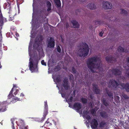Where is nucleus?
<instances>
[{
  "label": "nucleus",
  "instance_id": "f257e3e1",
  "mask_svg": "<svg viewBox=\"0 0 129 129\" xmlns=\"http://www.w3.org/2000/svg\"><path fill=\"white\" fill-rule=\"evenodd\" d=\"M100 60V58L97 56H93L88 59L87 67L92 72H95L94 70L95 69L99 70L101 68Z\"/></svg>",
  "mask_w": 129,
  "mask_h": 129
},
{
  "label": "nucleus",
  "instance_id": "f03ea898",
  "mask_svg": "<svg viewBox=\"0 0 129 129\" xmlns=\"http://www.w3.org/2000/svg\"><path fill=\"white\" fill-rule=\"evenodd\" d=\"M82 45L83 48H80L79 50V55L80 57H84L88 54L89 48L86 43H83Z\"/></svg>",
  "mask_w": 129,
  "mask_h": 129
},
{
  "label": "nucleus",
  "instance_id": "7ed1b4c3",
  "mask_svg": "<svg viewBox=\"0 0 129 129\" xmlns=\"http://www.w3.org/2000/svg\"><path fill=\"white\" fill-rule=\"evenodd\" d=\"M39 60L37 59H34L29 62V69L32 72H37L38 71V67Z\"/></svg>",
  "mask_w": 129,
  "mask_h": 129
},
{
  "label": "nucleus",
  "instance_id": "20e7f679",
  "mask_svg": "<svg viewBox=\"0 0 129 129\" xmlns=\"http://www.w3.org/2000/svg\"><path fill=\"white\" fill-rule=\"evenodd\" d=\"M119 69L113 68L111 70H109V73H110L111 72H112V74L114 75L115 76L119 75H121V71L122 70V68L121 67H119Z\"/></svg>",
  "mask_w": 129,
  "mask_h": 129
},
{
  "label": "nucleus",
  "instance_id": "39448f33",
  "mask_svg": "<svg viewBox=\"0 0 129 129\" xmlns=\"http://www.w3.org/2000/svg\"><path fill=\"white\" fill-rule=\"evenodd\" d=\"M102 4L103 8L105 10L111 9L112 8L111 4L108 1H104L102 3Z\"/></svg>",
  "mask_w": 129,
  "mask_h": 129
},
{
  "label": "nucleus",
  "instance_id": "423d86ee",
  "mask_svg": "<svg viewBox=\"0 0 129 129\" xmlns=\"http://www.w3.org/2000/svg\"><path fill=\"white\" fill-rule=\"evenodd\" d=\"M63 82V83L62 85L63 87L65 90H68L70 88V85L69 83L68 79L66 77L64 78Z\"/></svg>",
  "mask_w": 129,
  "mask_h": 129
},
{
  "label": "nucleus",
  "instance_id": "0eeeda50",
  "mask_svg": "<svg viewBox=\"0 0 129 129\" xmlns=\"http://www.w3.org/2000/svg\"><path fill=\"white\" fill-rule=\"evenodd\" d=\"M48 47L50 48L54 47L55 42L54 39L52 37L49 38V39L48 41Z\"/></svg>",
  "mask_w": 129,
  "mask_h": 129
},
{
  "label": "nucleus",
  "instance_id": "6e6552de",
  "mask_svg": "<svg viewBox=\"0 0 129 129\" xmlns=\"http://www.w3.org/2000/svg\"><path fill=\"white\" fill-rule=\"evenodd\" d=\"M106 60L109 63H112L116 61V59L112 55L107 56L106 57Z\"/></svg>",
  "mask_w": 129,
  "mask_h": 129
},
{
  "label": "nucleus",
  "instance_id": "1a4fd4ad",
  "mask_svg": "<svg viewBox=\"0 0 129 129\" xmlns=\"http://www.w3.org/2000/svg\"><path fill=\"white\" fill-rule=\"evenodd\" d=\"M109 82L114 89L117 88L119 86L118 83L115 80H110Z\"/></svg>",
  "mask_w": 129,
  "mask_h": 129
},
{
  "label": "nucleus",
  "instance_id": "9d476101",
  "mask_svg": "<svg viewBox=\"0 0 129 129\" xmlns=\"http://www.w3.org/2000/svg\"><path fill=\"white\" fill-rule=\"evenodd\" d=\"M93 91L95 94H99L101 92L100 89L98 88V85L94 84H92Z\"/></svg>",
  "mask_w": 129,
  "mask_h": 129
},
{
  "label": "nucleus",
  "instance_id": "9b49d317",
  "mask_svg": "<svg viewBox=\"0 0 129 129\" xmlns=\"http://www.w3.org/2000/svg\"><path fill=\"white\" fill-rule=\"evenodd\" d=\"M91 126L92 129H94L98 127V123L97 120L95 119H93L91 122Z\"/></svg>",
  "mask_w": 129,
  "mask_h": 129
},
{
  "label": "nucleus",
  "instance_id": "f8f14e48",
  "mask_svg": "<svg viewBox=\"0 0 129 129\" xmlns=\"http://www.w3.org/2000/svg\"><path fill=\"white\" fill-rule=\"evenodd\" d=\"M82 107L81 104L78 102L75 103L73 105L74 108L77 112H78L79 110L81 109Z\"/></svg>",
  "mask_w": 129,
  "mask_h": 129
},
{
  "label": "nucleus",
  "instance_id": "ddd939ff",
  "mask_svg": "<svg viewBox=\"0 0 129 129\" xmlns=\"http://www.w3.org/2000/svg\"><path fill=\"white\" fill-rule=\"evenodd\" d=\"M5 102H0V112H4L7 110Z\"/></svg>",
  "mask_w": 129,
  "mask_h": 129
},
{
  "label": "nucleus",
  "instance_id": "4468645a",
  "mask_svg": "<svg viewBox=\"0 0 129 129\" xmlns=\"http://www.w3.org/2000/svg\"><path fill=\"white\" fill-rule=\"evenodd\" d=\"M120 85H121L123 89H125L126 91L129 92V83H127L125 84L121 83Z\"/></svg>",
  "mask_w": 129,
  "mask_h": 129
},
{
  "label": "nucleus",
  "instance_id": "2eb2a0df",
  "mask_svg": "<svg viewBox=\"0 0 129 129\" xmlns=\"http://www.w3.org/2000/svg\"><path fill=\"white\" fill-rule=\"evenodd\" d=\"M71 23L73 25L74 27L75 28H79V25L78 22L75 20H73L71 21Z\"/></svg>",
  "mask_w": 129,
  "mask_h": 129
},
{
  "label": "nucleus",
  "instance_id": "dca6fc26",
  "mask_svg": "<svg viewBox=\"0 0 129 129\" xmlns=\"http://www.w3.org/2000/svg\"><path fill=\"white\" fill-rule=\"evenodd\" d=\"M48 109H45L44 110L43 117L42 118V119L41 121V122H42L46 118V116L48 113Z\"/></svg>",
  "mask_w": 129,
  "mask_h": 129
},
{
  "label": "nucleus",
  "instance_id": "f3484780",
  "mask_svg": "<svg viewBox=\"0 0 129 129\" xmlns=\"http://www.w3.org/2000/svg\"><path fill=\"white\" fill-rule=\"evenodd\" d=\"M88 8L91 10H94L96 8V6L94 4H89L87 5Z\"/></svg>",
  "mask_w": 129,
  "mask_h": 129
},
{
  "label": "nucleus",
  "instance_id": "a211bd4d",
  "mask_svg": "<svg viewBox=\"0 0 129 129\" xmlns=\"http://www.w3.org/2000/svg\"><path fill=\"white\" fill-rule=\"evenodd\" d=\"M117 50L118 52H124L125 53L128 52V50H124V48L120 46H119L118 47L117 49Z\"/></svg>",
  "mask_w": 129,
  "mask_h": 129
},
{
  "label": "nucleus",
  "instance_id": "6ab92c4d",
  "mask_svg": "<svg viewBox=\"0 0 129 129\" xmlns=\"http://www.w3.org/2000/svg\"><path fill=\"white\" fill-rule=\"evenodd\" d=\"M106 93L108 95V96L111 98H113V95L112 92L111 91H110L107 89V88L106 89Z\"/></svg>",
  "mask_w": 129,
  "mask_h": 129
},
{
  "label": "nucleus",
  "instance_id": "aec40b11",
  "mask_svg": "<svg viewBox=\"0 0 129 129\" xmlns=\"http://www.w3.org/2000/svg\"><path fill=\"white\" fill-rule=\"evenodd\" d=\"M101 102L105 106H107L109 105V103L106 98H103L101 99Z\"/></svg>",
  "mask_w": 129,
  "mask_h": 129
},
{
  "label": "nucleus",
  "instance_id": "412c9836",
  "mask_svg": "<svg viewBox=\"0 0 129 129\" xmlns=\"http://www.w3.org/2000/svg\"><path fill=\"white\" fill-rule=\"evenodd\" d=\"M100 114L102 117L104 118H106L108 116V114L104 111L101 112Z\"/></svg>",
  "mask_w": 129,
  "mask_h": 129
},
{
  "label": "nucleus",
  "instance_id": "4be33fe9",
  "mask_svg": "<svg viewBox=\"0 0 129 129\" xmlns=\"http://www.w3.org/2000/svg\"><path fill=\"white\" fill-rule=\"evenodd\" d=\"M48 9H47V11H50L51 9V4L50 2L49 1H47L46 3Z\"/></svg>",
  "mask_w": 129,
  "mask_h": 129
},
{
  "label": "nucleus",
  "instance_id": "5701e85b",
  "mask_svg": "<svg viewBox=\"0 0 129 129\" xmlns=\"http://www.w3.org/2000/svg\"><path fill=\"white\" fill-rule=\"evenodd\" d=\"M61 79L62 78L60 75H58L55 79L56 83H58L60 82L61 80Z\"/></svg>",
  "mask_w": 129,
  "mask_h": 129
},
{
  "label": "nucleus",
  "instance_id": "b1692460",
  "mask_svg": "<svg viewBox=\"0 0 129 129\" xmlns=\"http://www.w3.org/2000/svg\"><path fill=\"white\" fill-rule=\"evenodd\" d=\"M56 4V7L58 8L60 7L61 6V3L60 0H54Z\"/></svg>",
  "mask_w": 129,
  "mask_h": 129
},
{
  "label": "nucleus",
  "instance_id": "393cba45",
  "mask_svg": "<svg viewBox=\"0 0 129 129\" xmlns=\"http://www.w3.org/2000/svg\"><path fill=\"white\" fill-rule=\"evenodd\" d=\"M19 125H20V126H23L25 124L24 121L22 119H19L18 120Z\"/></svg>",
  "mask_w": 129,
  "mask_h": 129
},
{
  "label": "nucleus",
  "instance_id": "a878e982",
  "mask_svg": "<svg viewBox=\"0 0 129 129\" xmlns=\"http://www.w3.org/2000/svg\"><path fill=\"white\" fill-rule=\"evenodd\" d=\"M81 102L84 104H85L87 102V99L83 98H81Z\"/></svg>",
  "mask_w": 129,
  "mask_h": 129
},
{
  "label": "nucleus",
  "instance_id": "bb28decb",
  "mask_svg": "<svg viewBox=\"0 0 129 129\" xmlns=\"http://www.w3.org/2000/svg\"><path fill=\"white\" fill-rule=\"evenodd\" d=\"M13 88H12L11 89V90L10 91V92L8 96V97L9 99H10L12 97V96H13L14 97V96L12 94V92H13Z\"/></svg>",
  "mask_w": 129,
  "mask_h": 129
},
{
  "label": "nucleus",
  "instance_id": "cd10ccee",
  "mask_svg": "<svg viewBox=\"0 0 129 129\" xmlns=\"http://www.w3.org/2000/svg\"><path fill=\"white\" fill-rule=\"evenodd\" d=\"M60 69V67L59 65H58L55 67L54 69V70L55 71L57 72Z\"/></svg>",
  "mask_w": 129,
  "mask_h": 129
},
{
  "label": "nucleus",
  "instance_id": "c85d7f7f",
  "mask_svg": "<svg viewBox=\"0 0 129 129\" xmlns=\"http://www.w3.org/2000/svg\"><path fill=\"white\" fill-rule=\"evenodd\" d=\"M120 10L121 11V14H123L125 15H127V12L126 10L121 9Z\"/></svg>",
  "mask_w": 129,
  "mask_h": 129
},
{
  "label": "nucleus",
  "instance_id": "c756f323",
  "mask_svg": "<svg viewBox=\"0 0 129 129\" xmlns=\"http://www.w3.org/2000/svg\"><path fill=\"white\" fill-rule=\"evenodd\" d=\"M95 23L96 24L100 25L103 24V22L101 21H95Z\"/></svg>",
  "mask_w": 129,
  "mask_h": 129
},
{
  "label": "nucleus",
  "instance_id": "7c9ffc66",
  "mask_svg": "<svg viewBox=\"0 0 129 129\" xmlns=\"http://www.w3.org/2000/svg\"><path fill=\"white\" fill-rule=\"evenodd\" d=\"M96 112L95 109H92L90 111V113L92 115L95 114Z\"/></svg>",
  "mask_w": 129,
  "mask_h": 129
},
{
  "label": "nucleus",
  "instance_id": "2f4dec72",
  "mask_svg": "<svg viewBox=\"0 0 129 129\" xmlns=\"http://www.w3.org/2000/svg\"><path fill=\"white\" fill-rule=\"evenodd\" d=\"M106 124V123L104 121H102L100 123V127H103Z\"/></svg>",
  "mask_w": 129,
  "mask_h": 129
},
{
  "label": "nucleus",
  "instance_id": "473e14b6",
  "mask_svg": "<svg viewBox=\"0 0 129 129\" xmlns=\"http://www.w3.org/2000/svg\"><path fill=\"white\" fill-rule=\"evenodd\" d=\"M68 77H69V79L70 81L73 80L74 79V76L72 74L69 75Z\"/></svg>",
  "mask_w": 129,
  "mask_h": 129
},
{
  "label": "nucleus",
  "instance_id": "72a5a7b5",
  "mask_svg": "<svg viewBox=\"0 0 129 129\" xmlns=\"http://www.w3.org/2000/svg\"><path fill=\"white\" fill-rule=\"evenodd\" d=\"M73 97L72 96H71L69 99L67 100H66L68 102H71L73 101Z\"/></svg>",
  "mask_w": 129,
  "mask_h": 129
},
{
  "label": "nucleus",
  "instance_id": "f704fd0d",
  "mask_svg": "<svg viewBox=\"0 0 129 129\" xmlns=\"http://www.w3.org/2000/svg\"><path fill=\"white\" fill-rule=\"evenodd\" d=\"M72 73L73 74H76L77 72V71L74 67H72Z\"/></svg>",
  "mask_w": 129,
  "mask_h": 129
},
{
  "label": "nucleus",
  "instance_id": "c9c22d12",
  "mask_svg": "<svg viewBox=\"0 0 129 129\" xmlns=\"http://www.w3.org/2000/svg\"><path fill=\"white\" fill-rule=\"evenodd\" d=\"M44 103L45 109H48V106L46 101L44 102Z\"/></svg>",
  "mask_w": 129,
  "mask_h": 129
},
{
  "label": "nucleus",
  "instance_id": "e433bc0d",
  "mask_svg": "<svg viewBox=\"0 0 129 129\" xmlns=\"http://www.w3.org/2000/svg\"><path fill=\"white\" fill-rule=\"evenodd\" d=\"M57 51L59 53H60L61 51V49L60 46L58 45L57 47Z\"/></svg>",
  "mask_w": 129,
  "mask_h": 129
},
{
  "label": "nucleus",
  "instance_id": "4c0bfd02",
  "mask_svg": "<svg viewBox=\"0 0 129 129\" xmlns=\"http://www.w3.org/2000/svg\"><path fill=\"white\" fill-rule=\"evenodd\" d=\"M129 69H127L126 71V76L129 78V71H128Z\"/></svg>",
  "mask_w": 129,
  "mask_h": 129
},
{
  "label": "nucleus",
  "instance_id": "58836bf2",
  "mask_svg": "<svg viewBox=\"0 0 129 129\" xmlns=\"http://www.w3.org/2000/svg\"><path fill=\"white\" fill-rule=\"evenodd\" d=\"M3 16L1 14H0V22L1 23L3 22Z\"/></svg>",
  "mask_w": 129,
  "mask_h": 129
},
{
  "label": "nucleus",
  "instance_id": "ea45409f",
  "mask_svg": "<svg viewBox=\"0 0 129 129\" xmlns=\"http://www.w3.org/2000/svg\"><path fill=\"white\" fill-rule=\"evenodd\" d=\"M41 63L42 65L45 66H46V63L45 62L44 60H42L41 61Z\"/></svg>",
  "mask_w": 129,
  "mask_h": 129
},
{
  "label": "nucleus",
  "instance_id": "a19ab883",
  "mask_svg": "<svg viewBox=\"0 0 129 129\" xmlns=\"http://www.w3.org/2000/svg\"><path fill=\"white\" fill-rule=\"evenodd\" d=\"M18 92H19V90L18 89H16L15 90V91L14 93V94L16 95V94H17V93H18Z\"/></svg>",
  "mask_w": 129,
  "mask_h": 129
},
{
  "label": "nucleus",
  "instance_id": "79ce46f5",
  "mask_svg": "<svg viewBox=\"0 0 129 129\" xmlns=\"http://www.w3.org/2000/svg\"><path fill=\"white\" fill-rule=\"evenodd\" d=\"M86 118L88 120H89L90 119L91 117L90 115H88L86 117Z\"/></svg>",
  "mask_w": 129,
  "mask_h": 129
},
{
  "label": "nucleus",
  "instance_id": "37998d69",
  "mask_svg": "<svg viewBox=\"0 0 129 129\" xmlns=\"http://www.w3.org/2000/svg\"><path fill=\"white\" fill-rule=\"evenodd\" d=\"M66 27V28H68L69 26V23L68 22L66 23L65 24Z\"/></svg>",
  "mask_w": 129,
  "mask_h": 129
},
{
  "label": "nucleus",
  "instance_id": "c03bdc74",
  "mask_svg": "<svg viewBox=\"0 0 129 129\" xmlns=\"http://www.w3.org/2000/svg\"><path fill=\"white\" fill-rule=\"evenodd\" d=\"M60 93L61 94L62 97L63 98H64L66 95V94L62 92H61Z\"/></svg>",
  "mask_w": 129,
  "mask_h": 129
},
{
  "label": "nucleus",
  "instance_id": "a18cd8bd",
  "mask_svg": "<svg viewBox=\"0 0 129 129\" xmlns=\"http://www.w3.org/2000/svg\"><path fill=\"white\" fill-rule=\"evenodd\" d=\"M89 113V112L87 111H86L83 112V114L84 115H87Z\"/></svg>",
  "mask_w": 129,
  "mask_h": 129
},
{
  "label": "nucleus",
  "instance_id": "49530a36",
  "mask_svg": "<svg viewBox=\"0 0 129 129\" xmlns=\"http://www.w3.org/2000/svg\"><path fill=\"white\" fill-rule=\"evenodd\" d=\"M123 97L124 98L126 99H128L129 98V97L126 94H124Z\"/></svg>",
  "mask_w": 129,
  "mask_h": 129
},
{
  "label": "nucleus",
  "instance_id": "de8ad7c7",
  "mask_svg": "<svg viewBox=\"0 0 129 129\" xmlns=\"http://www.w3.org/2000/svg\"><path fill=\"white\" fill-rule=\"evenodd\" d=\"M23 127H24V129H28V125L24 126H22Z\"/></svg>",
  "mask_w": 129,
  "mask_h": 129
},
{
  "label": "nucleus",
  "instance_id": "09e8293b",
  "mask_svg": "<svg viewBox=\"0 0 129 129\" xmlns=\"http://www.w3.org/2000/svg\"><path fill=\"white\" fill-rule=\"evenodd\" d=\"M11 123L12 124V129H15L14 127V124L13 121L11 122Z\"/></svg>",
  "mask_w": 129,
  "mask_h": 129
},
{
  "label": "nucleus",
  "instance_id": "8fccbe9b",
  "mask_svg": "<svg viewBox=\"0 0 129 129\" xmlns=\"http://www.w3.org/2000/svg\"><path fill=\"white\" fill-rule=\"evenodd\" d=\"M9 20H10L11 21H12L13 20V19H14V17H11L10 16V18H9Z\"/></svg>",
  "mask_w": 129,
  "mask_h": 129
},
{
  "label": "nucleus",
  "instance_id": "3c124183",
  "mask_svg": "<svg viewBox=\"0 0 129 129\" xmlns=\"http://www.w3.org/2000/svg\"><path fill=\"white\" fill-rule=\"evenodd\" d=\"M126 61L128 63H129V56L126 58Z\"/></svg>",
  "mask_w": 129,
  "mask_h": 129
},
{
  "label": "nucleus",
  "instance_id": "603ef678",
  "mask_svg": "<svg viewBox=\"0 0 129 129\" xmlns=\"http://www.w3.org/2000/svg\"><path fill=\"white\" fill-rule=\"evenodd\" d=\"M99 35L100 37H102L103 36V33L101 32H100L99 33Z\"/></svg>",
  "mask_w": 129,
  "mask_h": 129
},
{
  "label": "nucleus",
  "instance_id": "864d4df0",
  "mask_svg": "<svg viewBox=\"0 0 129 129\" xmlns=\"http://www.w3.org/2000/svg\"><path fill=\"white\" fill-rule=\"evenodd\" d=\"M86 0H79L80 2L81 3H83Z\"/></svg>",
  "mask_w": 129,
  "mask_h": 129
},
{
  "label": "nucleus",
  "instance_id": "5fc2aeb1",
  "mask_svg": "<svg viewBox=\"0 0 129 129\" xmlns=\"http://www.w3.org/2000/svg\"><path fill=\"white\" fill-rule=\"evenodd\" d=\"M90 98L91 99H92L93 98V97L92 95H91L90 96Z\"/></svg>",
  "mask_w": 129,
  "mask_h": 129
},
{
  "label": "nucleus",
  "instance_id": "6e6d98bb",
  "mask_svg": "<svg viewBox=\"0 0 129 129\" xmlns=\"http://www.w3.org/2000/svg\"><path fill=\"white\" fill-rule=\"evenodd\" d=\"M49 123V121H48V120H47L46 122H45V124H46V123H47V124H48V123Z\"/></svg>",
  "mask_w": 129,
  "mask_h": 129
},
{
  "label": "nucleus",
  "instance_id": "4d7b16f0",
  "mask_svg": "<svg viewBox=\"0 0 129 129\" xmlns=\"http://www.w3.org/2000/svg\"><path fill=\"white\" fill-rule=\"evenodd\" d=\"M37 42V41H36L35 42V43L37 44V46H39V45L38 43Z\"/></svg>",
  "mask_w": 129,
  "mask_h": 129
},
{
  "label": "nucleus",
  "instance_id": "13d9d810",
  "mask_svg": "<svg viewBox=\"0 0 129 129\" xmlns=\"http://www.w3.org/2000/svg\"><path fill=\"white\" fill-rule=\"evenodd\" d=\"M15 87L16 88V85H15L14 84L13 86V87L12 88H13H13H15Z\"/></svg>",
  "mask_w": 129,
  "mask_h": 129
},
{
  "label": "nucleus",
  "instance_id": "bf43d9fd",
  "mask_svg": "<svg viewBox=\"0 0 129 129\" xmlns=\"http://www.w3.org/2000/svg\"><path fill=\"white\" fill-rule=\"evenodd\" d=\"M24 95V94H23V93H21V95H20V96H23Z\"/></svg>",
  "mask_w": 129,
  "mask_h": 129
},
{
  "label": "nucleus",
  "instance_id": "052dcab7",
  "mask_svg": "<svg viewBox=\"0 0 129 129\" xmlns=\"http://www.w3.org/2000/svg\"><path fill=\"white\" fill-rule=\"evenodd\" d=\"M7 5H7V3L5 4V6H6V8L7 7Z\"/></svg>",
  "mask_w": 129,
  "mask_h": 129
},
{
  "label": "nucleus",
  "instance_id": "680f3d73",
  "mask_svg": "<svg viewBox=\"0 0 129 129\" xmlns=\"http://www.w3.org/2000/svg\"><path fill=\"white\" fill-rule=\"evenodd\" d=\"M16 100H19V98H18L17 97H16Z\"/></svg>",
  "mask_w": 129,
  "mask_h": 129
},
{
  "label": "nucleus",
  "instance_id": "e2e57ef3",
  "mask_svg": "<svg viewBox=\"0 0 129 129\" xmlns=\"http://www.w3.org/2000/svg\"><path fill=\"white\" fill-rule=\"evenodd\" d=\"M2 66H1V63H0V68H2Z\"/></svg>",
  "mask_w": 129,
  "mask_h": 129
},
{
  "label": "nucleus",
  "instance_id": "0e129e2a",
  "mask_svg": "<svg viewBox=\"0 0 129 129\" xmlns=\"http://www.w3.org/2000/svg\"><path fill=\"white\" fill-rule=\"evenodd\" d=\"M90 106L91 107H92V104H91V105H90Z\"/></svg>",
  "mask_w": 129,
  "mask_h": 129
},
{
  "label": "nucleus",
  "instance_id": "69168bd1",
  "mask_svg": "<svg viewBox=\"0 0 129 129\" xmlns=\"http://www.w3.org/2000/svg\"><path fill=\"white\" fill-rule=\"evenodd\" d=\"M101 84H102V85H103V84L104 83L103 82L101 83Z\"/></svg>",
  "mask_w": 129,
  "mask_h": 129
},
{
  "label": "nucleus",
  "instance_id": "338daca9",
  "mask_svg": "<svg viewBox=\"0 0 129 129\" xmlns=\"http://www.w3.org/2000/svg\"><path fill=\"white\" fill-rule=\"evenodd\" d=\"M21 129H24V127L22 128Z\"/></svg>",
  "mask_w": 129,
  "mask_h": 129
},
{
  "label": "nucleus",
  "instance_id": "774afa93",
  "mask_svg": "<svg viewBox=\"0 0 129 129\" xmlns=\"http://www.w3.org/2000/svg\"><path fill=\"white\" fill-rule=\"evenodd\" d=\"M48 23V20H47L46 21V23Z\"/></svg>",
  "mask_w": 129,
  "mask_h": 129
}]
</instances>
